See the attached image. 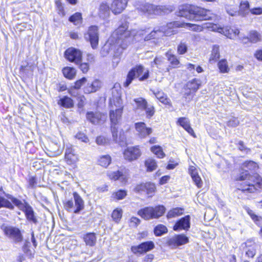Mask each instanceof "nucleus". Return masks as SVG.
I'll list each match as a JSON object with an SVG mask.
<instances>
[{"mask_svg":"<svg viewBox=\"0 0 262 262\" xmlns=\"http://www.w3.org/2000/svg\"><path fill=\"white\" fill-rule=\"evenodd\" d=\"M217 67L220 72L221 73H227L230 71L227 61L225 59H222L218 62Z\"/></svg>","mask_w":262,"mask_h":262,"instance_id":"e433bc0d","label":"nucleus"},{"mask_svg":"<svg viewBox=\"0 0 262 262\" xmlns=\"http://www.w3.org/2000/svg\"><path fill=\"white\" fill-rule=\"evenodd\" d=\"M250 12L253 15H260L262 14V8L256 7L250 9Z\"/></svg>","mask_w":262,"mask_h":262,"instance_id":"69168bd1","label":"nucleus"},{"mask_svg":"<svg viewBox=\"0 0 262 262\" xmlns=\"http://www.w3.org/2000/svg\"><path fill=\"white\" fill-rule=\"evenodd\" d=\"M86 81V79L85 77H83L81 79L76 81L75 83V85L73 86L74 89H79L81 88L82 84H83Z\"/></svg>","mask_w":262,"mask_h":262,"instance_id":"680f3d73","label":"nucleus"},{"mask_svg":"<svg viewBox=\"0 0 262 262\" xmlns=\"http://www.w3.org/2000/svg\"><path fill=\"white\" fill-rule=\"evenodd\" d=\"M92 84L93 89L95 90V92L97 91L101 86V82L98 80H94Z\"/></svg>","mask_w":262,"mask_h":262,"instance_id":"338daca9","label":"nucleus"},{"mask_svg":"<svg viewBox=\"0 0 262 262\" xmlns=\"http://www.w3.org/2000/svg\"><path fill=\"white\" fill-rule=\"evenodd\" d=\"M174 27H184L188 28L190 30L195 32H201L204 29H207L210 31L217 30L218 25L213 23H205L203 26H200L196 24L191 23H180L178 21H174L173 23H169L165 26H161L160 27H157L155 28L154 30L151 31L149 34L146 35L144 39V40H148L151 38H154L156 37L162 36H170L176 33V31L174 30Z\"/></svg>","mask_w":262,"mask_h":262,"instance_id":"f03ea898","label":"nucleus"},{"mask_svg":"<svg viewBox=\"0 0 262 262\" xmlns=\"http://www.w3.org/2000/svg\"><path fill=\"white\" fill-rule=\"evenodd\" d=\"M183 208L181 207H176L170 210L168 212L166 216L168 219L176 217L182 215L183 213Z\"/></svg>","mask_w":262,"mask_h":262,"instance_id":"473e14b6","label":"nucleus"},{"mask_svg":"<svg viewBox=\"0 0 262 262\" xmlns=\"http://www.w3.org/2000/svg\"><path fill=\"white\" fill-rule=\"evenodd\" d=\"M177 123L181 126L190 135L194 137H195L193 130L190 126V122L188 118L186 117H180L178 119Z\"/></svg>","mask_w":262,"mask_h":262,"instance_id":"cd10ccee","label":"nucleus"},{"mask_svg":"<svg viewBox=\"0 0 262 262\" xmlns=\"http://www.w3.org/2000/svg\"><path fill=\"white\" fill-rule=\"evenodd\" d=\"M116 108L110 111V118L111 122V132L113 140L118 141V129L120 125L123 112V106H115Z\"/></svg>","mask_w":262,"mask_h":262,"instance_id":"423d86ee","label":"nucleus"},{"mask_svg":"<svg viewBox=\"0 0 262 262\" xmlns=\"http://www.w3.org/2000/svg\"><path fill=\"white\" fill-rule=\"evenodd\" d=\"M247 213L250 216L251 219L256 223V224H258L259 220L261 219L260 217L256 215L253 210L249 208L246 209Z\"/></svg>","mask_w":262,"mask_h":262,"instance_id":"3c124183","label":"nucleus"},{"mask_svg":"<svg viewBox=\"0 0 262 262\" xmlns=\"http://www.w3.org/2000/svg\"><path fill=\"white\" fill-rule=\"evenodd\" d=\"M86 118L92 123L98 124L103 122L105 117L99 112H88L86 114Z\"/></svg>","mask_w":262,"mask_h":262,"instance_id":"a878e982","label":"nucleus"},{"mask_svg":"<svg viewBox=\"0 0 262 262\" xmlns=\"http://www.w3.org/2000/svg\"><path fill=\"white\" fill-rule=\"evenodd\" d=\"M122 210L120 208H116L112 213V217L114 222L118 223L122 216Z\"/></svg>","mask_w":262,"mask_h":262,"instance_id":"37998d69","label":"nucleus"},{"mask_svg":"<svg viewBox=\"0 0 262 262\" xmlns=\"http://www.w3.org/2000/svg\"><path fill=\"white\" fill-rule=\"evenodd\" d=\"M150 149L151 151L159 158H163L165 156L161 147L159 145L153 146L151 147Z\"/></svg>","mask_w":262,"mask_h":262,"instance_id":"c03bdc74","label":"nucleus"},{"mask_svg":"<svg viewBox=\"0 0 262 262\" xmlns=\"http://www.w3.org/2000/svg\"><path fill=\"white\" fill-rule=\"evenodd\" d=\"M107 176L110 179L120 180L123 183H126L129 178V171L126 168H121L116 171H109Z\"/></svg>","mask_w":262,"mask_h":262,"instance_id":"4468645a","label":"nucleus"},{"mask_svg":"<svg viewBox=\"0 0 262 262\" xmlns=\"http://www.w3.org/2000/svg\"><path fill=\"white\" fill-rule=\"evenodd\" d=\"M135 126L138 135L140 138H145L152 132V128L146 127V125L144 122H137L135 123Z\"/></svg>","mask_w":262,"mask_h":262,"instance_id":"4be33fe9","label":"nucleus"},{"mask_svg":"<svg viewBox=\"0 0 262 262\" xmlns=\"http://www.w3.org/2000/svg\"><path fill=\"white\" fill-rule=\"evenodd\" d=\"M66 58L69 61L78 64L82 60V52L74 48H69L64 52Z\"/></svg>","mask_w":262,"mask_h":262,"instance_id":"ddd939ff","label":"nucleus"},{"mask_svg":"<svg viewBox=\"0 0 262 262\" xmlns=\"http://www.w3.org/2000/svg\"><path fill=\"white\" fill-rule=\"evenodd\" d=\"M64 158L69 165L74 164L79 160L78 156L75 153L71 145H67Z\"/></svg>","mask_w":262,"mask_h":262,"instance_id":"6ab92c4d","label":"nucleus"},{"mask_svg":"<svg viewBox=\"0 0 262 262\" xmlns=\"http://www.w3.org/2000/svg\"><path fill=\"white\" fill-rule=\"evenodd\" d=\"M190 217L189 215H186L178 220L174 225L173 229L174 231L180 230H188L190 226Z\"/></svg>","mask_w":262,"mask_h":262,"instance_id":"b1692460","label":"nucleus"},{"mask_svg":"<svg viewBox=\"0 0 262 262\" xmlns=\"http://www.w3.org/2000/svg\"><path fill=\"white\" fill-rule=\"evenodd\" d=\"M134 101L136 104L135 108L136 110H141L143 111L146 105L148 104L147 101L142 97L135 98L134 99Z\"/></svg>","mask_w":262,"mask_h":262,"instance_id":"c9c22d12","label":"nucleus"},{"mask_svg":"<svg viewBox=\"0 0 262 262\" xmlns=\"http://www.w3.org/2000/svg\"><path fill=\"white\" fill-rule=\"evenodd\" d=\"M148 76L149 71L146 70L144 72V68L143 66H138L129 71L126 81L124 83V86L127 87L135 77L139 78L140 81H143L148 78Z\"/></svg>","mask_w":262,"mask_h":262,"instance_id":"9d476101","label":"nucleus"},{"mask_svg":"<svg viewBox=\"0 0 262 262\" xmlns=\"http://www.w3.org/2000/svg\"><path fill=\"white\" fill-rule=\"evenodd\" d=\"M200 85V80L199 79L194 78L192 80L187 82L186 84V88L190 91L195 92L199 89ZM184 96L186 99H188V101H190L192 98V95H191L190 91L185 93Z\"/></svg>","mask_w":262,"mask_h":262,"instance_id":"412c9836","label":"nucleus"},{"mask_svg":"<svg viewBox=\"0 0 262 262\" xmlns=\"http://www.w3.org/2000/svg\"><path fill=\"white\" fill-rule=\"evenodd\" d=\"M110 12V8L106 3H102L100 5L99 14L100 17H106Z\"/></svg>","mask_w":262,"mask_h":262,"instance_id":"ea45409f","label":"nucleus"},{"mask_svg":"<svg viewBox=\"0 0 262 262\" xmlns=\"http://www.w3.org/2000/svg\"><path fill=\"white\" fill-rule=\"evenodd\" d=\"M189 242V238L185 234L176 235L169 238L167 243L169 246L172 248L185 245Z\"/></svg>","mask_w":262,"mask_h":262,"instance_id":"a211bd4d","label":"nucleus"},{"mask_svg":"<svg viewBox=\"0 0 262 262\" xmlns=\"http://www.w3.org/2000/svg\"><path fill=\"white\" fill-rule=\"evenodd\" d=\"M108 142V140L103 136H98L96 139V143L99 145H104Z\"/></svg>","mask_w":262,"mask_h":262,"instance_id":"13d9d810","label":"nucleus"},{"mask_svg":"<svg viewBox=\"0 0 262 262\" xmlns=\"http://www.w3.org/2000/svg\"><path fill=\"white\" fill-rule=\"evenodd\" d=\"M215 31L223 33L227 37L231 39L234 38L239 34V30L235 28L227 29L218 26L217 30H215Z\"/></svg>","mask_w":262,"mask_h":262,"instance_id":"bb28decb","label":"nucleus"},{"mask_svg":"<svg viewBox=\"0 0 262 262\" xmlns=\"http://www.w3.org/2000/svg\"><path fill=\"white\" fill-rule=\"evenodd\" d=\"M75 138L78 140L84 142L88 143L89 139L88 137L83 133L79 132L75 135Z\"/></svg>","mask_w":262,"mask_h":262,"instance_id":"4d7b16f0","label":"nucleus"},{"mask_svg":"<svg viewBox=\"0 0 262 262\" xmlns=\"http://www.w3.org/2000/svg\"><path fill=\"white\" fill-rule=\"evenodd\" d=\"M112 159L110 155L101 156L98 161V164L102 167H107L111 163Z\"/></svg>","mask_w":262,"mask_h":262,"instance_id":"4c0bfd02","label":"nucleus"},{"mask_svg":"<svg viewBox=\"0 0 262 262\" xmlns=\"http://www.w3.org/2000/svg\"><path fill=\"white\" fill-rule=\"evenodd\" d=\"M6 207L10 209H13V206L11 203L4 197L0 196V208Z\"/></svg>","mask_w":262,"mask_h":262,"instance_id":"09e8293b","label":"nucleus"},{"mask_svg":"<svg viewBox=\"0 0 262 262\" xmlns=\"http://www.w3.org/2000/svg\"><path fill=\"white\" fill-rule=\"evenodd\" d=\"M73 198L75 202V209L73 210L74 213L77 214L84 208V201L79 194L74 192Z\"/></svg>","mask_w":262,"mask_h":262,"instance_id":"c85d7f7f","label":"nucleus"},{"mask_svg":"<svg viewBox=\"0 0 262 262\" xmlns=\"http://www.w3.org/2000/svg\"><path fill=\"white\" fill-rule=\"evenodd\" d=\"M239 121L236 118H232L227 122V125L230 127H236L239 124Z\"/></svg>","mask_w":262,"mask_h":262,"instance_id":"e2e57ef3","label":"nucleus"},{"mask_svg":"<svg viewBox=\"0 0 262 262\" xmlns=\"http://www.w3.org/2000/svg\"><path fill=\"white\" fill-rule=\"evenodd\" d=\"M177 51L179 54H185L187 51V45L184 42H181L178 46Z\"/></svg>","mask_w":262,"mask_h":262,"instance_id":"864d4df0","label":"nucleus"},{"mask_svg":"<svg viewBox=\"0 0 262 262\" xmlns=\"http://www.w3.org/2000/svg\"><path fill=\"white\" fill-rule=\"evenodd\" d=\"M167 232V229L166 227L163 225H159L154 229V233L156 236H161Z\"/></svg>","mask_w":262,"mask_h":262,"instance_id":"49530a36","label":"nucleus"},{"mask_svg":"<svg viewBox=\"0 0 262 262\" xmlns=\"http://www.w3.org/2000/svg\"><path fill=\"white\" fill-rule=\"evenodd\" d=\"M177 15L193 21L209 20L215 17L209 10L188 4L180 6Z\"/></svg>","mask_w":262,"mask_h":262,"instance_id":"20e7f679","label":"nucleus"},{"mask_svg":"<svg viewBox=\"0 0 262 262\" xmlns=\"http://www.w3.org/2000/svg\"><path fill=\"white\" fill-rule=\"evenodd\" d=\"M83 240L86 246L93 247L96 245L97 241L96 234L94 232L86 233L83 235Z\"/></svg>","mask_w":262,"mask_h":262,"instance_id":"7c9ffc66","label":"nucleus"},{"mask_svg":"<svg viewBox=\"0 0 262 262\" xmlns=\"http://www.w3.org/2000/svg\"><path fill=\"white\" fill-rule=\"evenodd\" d=\"M243 168H247L244 172L240 174L237 180L243 181L240 184L238 189L248 193L254 192L259 188H262V179L257 174L250 175L248 170H253L257 167L256 163L253 161L244 162L242 165Z\"/></svg>","mask_w":262,"mask_h":262,"instance_id":"7ed1b4c3","label":"nucleus"},{"mask_svg":"<svg viewBox=\"0 0 262 262\" xmlns=\"http://www.w3.org/2000/svg\"><path fill=\"white\" fill-rule=\"evenodd\" d=\"M256 245L252 239H248L243 243L240 248L246 251V254L249 257H253L256 254Z\"/></svg>","mask_w":262,"mask_h":262,"instance_id":"aec40b11","label":"nucleus"},{"mask_svg":"<svg viewBox=\"0 0 262 262\" xmlns=\"http://www.w3.org/2000/svg\"><path fill=\"white\" fill-rule=\"evenodd\" d=\"M84 39L90 42L93 49H96L99 43L98 28L96 26H90L84 35Z\"/></svg>","mask_w":262,"mask_h":262,"instance_id":"f8f14e48","label":"nucleus"},{"mask_svg":"<svg viewBox=\"0 0 262 262\" xmlns=\"http://www.w3.org/2000/svg\"><path fill=\"white\" fill-rule=\"evenodd\" d=\"M64 207L69 212H73V210L75 209L72 200L66 201L64 203Z\"/></svg>","mask_w":262,"mask_h":262,"instance_id":"603ef678","label":"nucleus"},{"mask_svg":"<svg viewBox=\"0 0 262 262\" xmlns=\"http://www.w3.org/2000/svg\"><path fill=\"white\" fill-rule=\"evenodd\" d=\"M134 190L137 192L141 193H146L148 196H152L156 190V186L152 183H141L137 185L134 188Z\"/></svg>","mask_w":262,"mask_h":262,"instance_id":"dca6fc26","label":"nucleus"},{"mask_svg":"<svg viewBox=\"0 0 262 262\" xmlns=\"http://www.w3.org/2000/svg\"><path fill=\"white\" fill-rule=\"evenodd\" d=\"M58 103L59 105L65 108H72L74 106L73 100L67 96L61 98L58 101Z\"/></svg>","mask_w":262,"mask_h":262,"instance_id":"2f4dec72","label":"nucleus"},{"mask_svg":"<svg viewBox=\"0 0 262 262\" xmlns=\"http://www.w3.org/2000/svg\"><path fill=\"white\" fill-rule=\"evenodd\" d=\"M127 195V191L124 189H119L114 192L112 194V198L116 200H120L124 199Z\"/></svg>","mask_w":262,"mask_h":262,"instance_id":"58836bf2","label":"nucleus"},{"mask_svg":"<svg viewBox=\"0 0 262 262\" xmlns=\"http://www.w3.org/2000/svg\"><path fill=\"white\" fill-rule=\"evenodd\" d=\"M3 193L5 194V196L8 199H10L16 206L24 212L28 221L34 224L37 223V220L35 215V212L33 209L28 203H23L19 200L14 198L11 194L5 193L4 191Z\"/></svg>","mask_w":262,"mask_h":262,"instance_id":"39448f33","label":"nucleus"},{"mask_svg":"<svg viewBox=\"0 0 262 262\" xmlns=\"http://www.w3.org/2000/svg\"><path fill=\"white\" fill-rule=\"evenodd\" d=\"M220 56L219 46L217 45L213 46L209 58V62L210 63L216 62L219 59Z\"/></svg>","mask_w":262,"mask_h":262,"instance_id":"f704fd0d","label":"nucleus"},{"mask_svg":"<svg viewBox=\"0 0 262 262\" xmlns=\"http://www.w3.org/2000/svg\"><path fill=\"white\" fill-rule=\"evenodd\" d=\"M237 145H238V148L239 150H240L241 151L243 152L244 153H245L246 154H248L250 152L251 149L250 148L246 147L243 141H238Z\"/></svg>","mask_w":262,"mask_h":262,"instance_id":"6e6d98bb","label":"nucleus"},{"mask_svg":"<svg viewBox=\"0 0 262 262\" xmlns=\"http://www.w3.org/2000/svg\"><path fill=\"white\" fill-rule=\"evenodd\" d=\"M145 111L146 118L150 119L151 118L155 113V107L153 105L147 104L145 108L143 110Z\"/></svg>","mask_w":262,"mask_h":262,"instance_id":"de8ad7c7","label":"nucleus"},{"mask_svg":"<svg viewBox=\"0 0 262 262\" xmlns=\"http://www.w3.org/2000/svg\"><path fill=\"white\" fill-rule=\"evenodd\" d=\"M240 38L245 43L249 41L252 43H256L261 40V36L257 31H251L248 37H244L243 38L240 37Z\"/></svg>","mask_w":262,"mask_h":262,"instance_id":"c756f323","label":"nucleus"},{"mask_svg":"<svg viewBox=\"0 0 262 262\" xmlns=\"http://www.w3.org/2000/svg\"><path fill=\"white\" fill-rule=\"evenodd\" d=\"M82 16L80 13L76 12L69 17V21L75 25H79L82 23Z\"/></svg>","mask_w":262,"mask_h":262,"instance_id":"a19ab883","label":"nucleus"},{"mask_svg":"<svg viewBox=\"0 0 262 262\" xmlns=\"http://www.w3.org/2000/svg\"><path fill=\"white\" fill-rule=\"evenodd\" d=\"M5 235L14 243L17 244L22 242L23 236L21 231L18 228L11 226H2Z\"/></svg>","mask_w":262,"mask_h":262,"instance_id":"9b49d317","label":"nucleus"},{"mask_svg":"<svg viewBox=\"0 0 262 262\" xmlns=\"http://www.w3.org/2000/svg\"><path fill=\"white\" fill-rule=\"evenodd\" d=\"M189 173L191 176V178L199 176L197 169L193 166H190L189 168Z\"/></svg>","mask_w":262,"mask_h":262,"instance_id":"0e129e2a","label":"nucleus"},{"mask_svg":"<svg viewBox=\"0 0 262 262\" xmlns=\"http://www.w3.org/2000/svg\"><path fill=\"white\" fill-rule=\"evenodd\" d=\"M192 179L198 188H200L202 187L203 181L199 175L192 178Z\"/></svg>","mask_w":262,"mask_h":262,"instance_id":"052dcab7","label":"nucleus"},{"mask_svg":"<svg viewBox=\"0 0 262 262\" xmlns=\"http://www.w3.org/2000/svg\"><path fill=\"white\" fill-rule=\"evenodd\" d=\"M140 223V220L136 217L133 216L130 219L129 226L132 227H137Z\"/></svg>","mask_w":262,"mask_h":262,"instance_id":"bf43d9fd","label":"nucleus"},{"mask_svg":"<svg viewBox=\"0 0 262 262\" xmlns=\"http://www.w3.org/2000/svg\"><path fill=\"white\" fill-rule=\"evenodd\" d=\"M134 6L139 11L148 15H161L164 10L163 6H156L141 1H135Z\"/></svg>","mask_w":262,"mask_h":262,"instance_id":"1a4fd4ad","label":"nucleus"},{"mask_svg":"<svg viewBox=\"0 0 262 262\" xmlns=\"http://www.w3.org/2000/svg\"><path fill=\"white\" fill-rule=\"evenodd\" d=\"M141 155V152L138 147H128L124 151V158L129 161L137 159Z\"/></svg>","mask_w":262,"mask_h":262,"instance_id":"5701e85b","label":"nucleus"},{"mask_svg":"<svg viewBox=\"0 0 262 262\" xmlns=\"http://www.w3.org/2000/svg\"><path fill=\"white\" fill-rule=\"evenodd\" d=\"M166 56L167 57L168 61L173 68L177 67L179 64L180 62L177 57L171 54L169 51L166 53Z\"/></svg>","mask_w":262,"mask_h":262,"instance_id":"79ce46f5","label":"nucleus"},{"mask_svg":"<svg viewBox=\"0 0 262 262\" xmlns=\"http://www.w3.org/2000/svg\"><path fill=\"white\" fill-rule=\"evenodd\" d=\"M134 6L139 11L148 15H161L164 10L163 6H156L141 1H135Z\"/></svg>","mask_w":262,"mask_h":262,"instance_id":"6e6552de","label":"nucleus"},{"mask_svg":"<svg viewBox=\"0 0 262 262\" xmlns=\"http://www.w3.org/2000/svg\"><path fill=\"white\" fill-rule=\"evenodd\" d=\"M128 0H114L111 10L115 14L121 13L126 7Z\"/></svg>","mask_w":262,"mask_h":262,"instance_id":"393cba45","label":"nucleus"},{"mask_svg":"<svg viewBox=\"0 0 262 262\" xmlns=\"http://www.w3.org/2000/svg\"><path fill=\"white\" fill-rule=\"evenodd\" d=\"M164 61V58L161 57H156L151 65L154 67V64L156 65V67L159 69H161L162 65Z\"/></svg>","mask_w":262,"mask_h":262,"instance_id":"5fc2aeb1","label":"nucleus"},{"mask_svg":"<svg viewBox=\"0 0 262 262\" xmlns=\"http://www.w3.org/2000/svg\"><path fill=\"white\" fill-rule=\"evenodd\" d=\"M250 4L247 1H241L239 5V11L243 13H246L247 11H250Z\"/></svg>","mask_w":262,"mask_h":262,"instance_id":"8fccbe9b","label":"nucleus"},{"mask_svg":"<svg viewBox=\"0 0 262 262\" xmlns=\"http://www.w3.org/2000/svg\"><path fill=\"white\" fill-rule=\"evenodd\" d=\"M166 208L163 205L155 207L148 206L138 210V214L145 220L158 219L165 212Z\"/></svg>","mask_w":262,"mask_h":262,"instance_id":"0eeeda50","label":"nucleus"},{"mask_svg":"<svg viewBox=\"0 0 262 262\" xmlns=\"http://www.w3.org/2000/svg\"><path fill=\"white\" fill-rule=\"evenodd\" d=\"M155 248V244L152 241H147L142 243L138 246H132V251L136 254H143L152 250Z\"/></svg>","mask_w":262,"mask_h":262,"instance_id":"f3484780","label":"nucleus"},{"mask_svg":"<svg viewBox=\"0 0 262 262\" xmlns=\"http://www.w3.org/2000/svg\"><path fill=\"white\" fill-rule=\"evenodd\" d=\"M127 29L128 25L124 23L114 31L101 50L100 53L102 56H106L110 50L115 49L118 53H121L127 48L135 35L134 31L130 32Z\"/></svg>","mask_w":262,"mask_h":262,"instance_id":"f257e3e1","label":"nucleus"},{"mask_svg":"<svg viewBox=\"0 0 262 262\" xmlns=\"http://www.w3.org/2000/svg\"><path fill=\"white\" fill-rule=\"evenodd\" d=\"M64 76L69 79H73L76 75V70L74 68L67 67L62 69Z\"/></svg>","mask_w":262,"mask_h":262,"instance_id":"72a5a7b5","label":"nucleus"},{"mask_svg":"<svg viewBox=\"0 0 262 262\" xmlns=\"http://www.w3.org/2000/svg\"><path fill=\"white\" fill-rule=\"evenodd\" d=\"M112 97L110 98V102L113 109L114 106H120L122 105V101L121 98V90L118 84H115L111 90Z\"/></svg>","mask_w":262,"mask_h":262,"instance_id":"2eb2a0df","label":"nucleus"},{"mask_svg":"<svg viewBox=\"0 0 262 262\" xmlns=\"http://www.w3.org/2000/svg\"><path fill=\"white\" fill-rule=\"evenodd\" d=\"M145 164L148 171L154 170L157 166L156 161L152 159H148L146 160Z\"/></svg>","mask_w":262,"mask_h":262,"instance_id":"a18cd8bd","label":"nucleus"},{"mask_svg":"<svg viewBox=\"0 0 262 262\" xmlns=\"http://www.w3.org/2000/svg\"><path fill=\"white\" fill-rule=\"evenodd\" d=\"M91 83H88L87 85L84 88V92L86 94H90L91 93H94L95 90L93 89Z\"/></svg>","mask_w":262,"mask_h":262,"instance_id":"774afa93","label":"nucleus"}]
</instances>
